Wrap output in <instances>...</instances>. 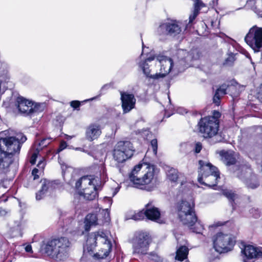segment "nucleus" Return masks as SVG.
I'll list each match as a JSON object with an SVG mask.
<instances>
[{
	"mask_svg": "<svg viewBox=\"0 0 262 262\" xmlns=\"http://www.w3.org/2000/svg\"><path fill=\"white\" fill-rule=\"evenodd\" d=\"M112 245L107 234L103 231L91 233L88 235L81 260L88 262L91 258L103 259L112 250Z\"/></svg>",
	"mask_w": 262,
	"mask_h": 262,
	"instance_id": "nucleus-1",
	"label": "nucleus"
},
{
	"mask_svg": "<svg viewBox=\"0 0 262 262\" xmlns=\"http://www.w3.org/2000/svg\"><path fill=\"white\" fill-rule=\"evenodd\" d=\"M27 138L22 134L0 138V173L6 172L12 162V156L19 153Z\"/></svg>",
	"mask_w": 262,
	"mask_h": 262,
	"instance_id": "nucleus-2",
	"label": "nucleus"
},
{
	"mask_svg": "<svg viewBox=\"0 0 262 262\" xmlns=\"http://www.w3.org/2000/svg\"><path fill=\"white\" fill-rule=\"evenodd\" d=\"M155 177V167L147 162H141L136 165L129 175L134 187L140 189L152 183Z\"/></svg>",
	"mask_w": 262,
	"mask_h": 262,
	"instance_id": "nucleus-3",
	"label": "nucleus"
},
{
	"mask_svg": "<svg viewBox=\"0 0 262 262\" xmlns=\"http://www.w3.org/2000/svg\"><path fill=\"white\" fill-rule=\"evenodd\" d=\"M71 247V244L67 237H60L48 241L45 251L55 260L62 261L69 256Z\"/></svg>",
	"mask_w": 262,
	"mask_h": 262,
	"instance_id": "nucleus-4",
	"label": "nucleus"
},
{
	"mask_svg": "<svg viewBox=\"0 0 262 262\" xmlns=\"http://www.w3.org/2000/svg\"><path fill=\"white\" fill-rule=\"evenodd\" d=\"M220 113L214 111V116L202 118L198 123L199 132L204 138H214V143L222 141L224 137L219 133Z\"/></svg>",
	"mask_w": 262,
	"mask_h": 262,
	"instance_id": "nucleus-5",
	"label": "nucleus"
},
{
	"mask_svg": "<svg viewBox=\"0 0 262 262\" xmlns=\"http://www.w3.org/2000/svg\"><path fill=\"white\" fill-rule=\"evenodd\" d=\"M100 183L99 178L86 176L76 182L75 187L80 196L86 200L92 201L98 196L97 188Z\"/></svg>",
	"mask_w": 262,
	"mask_h": 262,
	"instance_id": "nucleus-6",
	"label": "nucleus"
},
{
	"mask_svg": "<svg viewBox=\"0 0 262 262\" xmlns=\"http://www.w3.org/2000/svg\"><path fill=\"white\" fill-rule=\"evenodd\" d=\"M199 164V182L209 187L216 186L217 180L220 179L217 168L211 163L203 160H200Z\"/></svg>",
	"mask_w": 262,
	"mask_h": 262,
	"instance_id": "nucleus-7",
	"label": "nucleus"
},
{
	"mask_svg": "<svg viewBox=\"0 0 262 262\" xmlns=\"http://www.w3.org/2000/svg\"><path fill=\"white\" fill-rule=\"evenodd\" d=\"M134 149L132 143L128 141H120L117 143L113 151V158L117 164L123 163L132 158Z\"/></svg>",
	"mask_w": 262,
	"mask_h": 262,
	"instance_id": "nucleus-8",
	"label": "nucleus"
},
{
	"mask_svg": "<svg viewBox=\"0 0 262 262\" xmlns=\"http://www.w3.org/2000/svg\"><path fill=\"white\" fill-rule=\"evenodd\" d=\"M213 242L215 250L222 253L231 250L235 240L231 234L219 232L213 238Z\"/></svg>",
	"mask_w": 262,
	"mask_h": 262,
	"instance_id": "nucleus-9",
	"label": "nucleus"
},
{
	"mask_svg": "<svg viewBox=\"0 0 262 262\" xmlns=\"http://www.w3.org/2000/svg\"><path fill=\"white\" fill-rule=\"evenodd\" d=\"M236 176L249 189H255L259 185L257 176L248 166H242L237 172Z\"/></svg>",
	"mask_w": 262,
	"mask_h": 262,
	"instance_id": "nucleus-10",
	"label": "nucleus"
},
{
	"mask_svg": "<svg viewBox=\"0 0 262 262\" xmlns=\"http://www.w3.org/2000/svg\"><path fill=\"white\" fill-rule=\"evenodd\" d=\"M247 43L255 51L262 47V28H252L245 38Z\"/></svg>",
	"mask_w": 262,
	"mask_h": 262,
	"instance_id": "nucleus-11",
	"label": "nucleus"
},
{
	"mask_svg": "<svg viewBox=\"0 0 262 262\" xmlns=\"http://www.w3.org/2000/svg\"><path fill=\"white\" fill-rule=\"evenodd\" d=\"M150 238L147 233L144 232L139 233L133 242L134 252L141 254H146Z\"/></svg>",
	"mask_w": 262,
	"mask_h": 262,
	"instance_id": "nucleus-12",
	"label": "nucleus"
},
{
	"mask_svg": "<svg viewBox=\"0 0 262 262\" xmlns=\"http://www.w3.org/2000/svg\"><path fill=\"white\" fill-rule=\"evenodd\" d=\"M155 59L161 67L160 72L156 73L152 77L153 79H158L160 77H164L169 74L173 67V61L171 58L163 55L155 56Z\"/></svg>",
	"mask_w": 262,
	"mask_h": 262,
	"instance_id": "nucleus-13",
	"label": "nucleus"
},
{
	"mask_svg": "<svg viewBox=\"0 0 262 262\" xmlns=\"http://www.w3.org/2000/svg\"><path fill=\"white\" fill-rule=\"evenodd\" d=\"M177 55L178 58H180L179 65L184 68L190 67L191 62L199 57L196 50H192L189 52H187L185 50L180 49L178 51Z\"/></svg>",
	"mask_w": 262,
	"mask_h": 262,
	"instance_id": "nucleus-14",
	"label": "nucleus"
},
{
	"mask_svg": "<svg viewBox=\"0 0 262 262\" xmlns=\"http://www.w3.org/2000/svg\"><path fill=\"white\" fill-rule=\"evenodd\" d=\"M122 107L124 113L129 112L135 105L136 99L133 94L127 93H121Z\"/></svg>",
	"mask_w": 262,
	"mask_h": 262,
	"instance_id": "nucleus-15",
	"label": "nucleus"
},
{
	"mask_svg": "<svg viewBox=\"0 0 262 262\" xmlns=\"http://www.w3.org/2000/svg\"><path fill=\"white\" fill-rule=\"evenodd\" d=\"M33 102L27 100L21 96H18L16 99L17 107L18 110L22 113L26 114L27 115H31V111Z\"/></svg>",
	"mask_w": 262,
	"mask_h": 262,
	"instance_id": "nucleus-16",
	"label": "nucleus"
},
{
	"mask_svg": "<svg viewBox=\"0 0 262 262\" xmlns=\"http://www.w3.org/2000/svg\"><path fill=\"white\" fill-rule=\"evenodd\" d=\"M145 216L149 220L159 223L160 212L159 209L155 207L152 202L145 205Z\"/></svg>",
	"mask_w": 262,
	"mask_h": 262,
	"instance_id": "nucleus-17",
	"label": "nucleus"
},
{
	"mask_svg": "<svg viewBox=\"0 0 262 262\" xmlns=\"http://www.w3.org/2000/svg\"><path fill=\"white\" fill-rule=\"evenodd\" d=\"M101 133L100 127L96 124H91L86 128L85 131V138L90 141H92L97 139Z\"/></svg>",
	"mask_w": 262,
	"mask_h": 262,
	"instance_id": "nucleus-18",
	"label": "nucleus"
},
{
	"mask_svg": "<svg viewBox=\"0 0 262 262\" xmlns=\"http://www.w3.org/2000/svg\"><path fill=\"white\" fill-rule=\"evenodd\" d=\"M41 188L36 194L37 200L42 199L49 192H51L54 188V184L52 182L47 180L41 181Z\"/></svg>",
	"mask_w": 262,
	"mask_h": 262,
	"instance_id": "nucleus-19",
	"label": "nucleus"
},
{
	"mask_svg": "<svg viewBox=\"0 0 262 262\" xmlns=\"http://www.w3.org/2000/svg\"><path fill=\"white\" fill-rule=\"evenodd\" d=\"M194 1V9L191 14L190 15L189 17V22L186 24V26L185 27V29H187L188 28H190L191 26V24L193 21L196 17L198 15L199 13V11L201 9L204 7H206V3H204L201 0H193Z\"/></svg>",
	"mask_w": 262,
	"mask_h": 262,
	"instance_id": "nucleus-20",
	"label": "nucleus"
},
{
	"mask_svg": "<svg viewBox=\"0 0 262 262\" xmlns=\"http://www.w3.org/2000/svg\"><path fill=\"white\" fill-rule=\"evenodd\" d=\"M179 217L183 224L186 225L189 227H193L197 221L194 211L187 214L182 213V215H179Z\"/></svg>",
	"mask_w": 262,
	"mask_h": 262,
	"instance_id": "nucleus-21",
	"label": "nucleus"
},
{
	"mask_svg": "<svg viewBox=\"0 0 262 262\" xmlns=\"http://www.w3.org/2000/svg\"><path fill=\"white\" fill-rule=\"evenodd\" d=\"M194 204L193 201H182L178 207V215L187 214L194 210Z\"/></svg>",
	"mask_w": 262,
	"mask_h": 262,
	"instance_id": "nucleus-22",
	"label": "nucleus"
},
{
	"mask_svg": "<svg viewBox=\"0 0 262 262\" xmlns=\"http://www.w3.org/2000/svg\"><path fill=\"white\" fill-rule=\"evenodd\" d=\"M155 59V56H150L147 58L144 61L139 63V67L142 69L143 73L146 76L152 78L155 74H150L151 70L149 69V63L154 61Z\"/></svg>",
	"mask_w": 262,
	"mask_h": 262,
	"instance_id": "nucleus-23",
	"label": "nucleus"
},
{
	"mask_svg": "<svg viewBox=\"0 0 262 262\" xmlns=\"http://www.w3.org/2000/svg\"><path fill=\"white\" fill-rule=\"evenodd\" d=\"M220 156L222 160L226 165H233L236 162V156L232 151H221Z\"/></svg>",
	"mask_w": 262,
	"mask_h": 262,
	"instance_id": "nucleus-24",
	"label": "nucleus"
},
{
	"mask_svg": "<svg viewBox=\"0 0 262 262\" xmlns=\"http://www.w3.org/2000/svg\"><path fill=\"white\" fill-rule=\"evenodd\" d=\"M188 252L189 249L186 246H180L177 250L176 259L181 261L184 260L187 258Z\"/></svg>",
	"mask_w": 262,
	"mask_h": 262,
	"instance_id": "nucleus-25",
	"label": "nucleus"
},
{
	"mask_svg": "<svg viewBox=\"0 0 262 262\" xmlns=\"http://www.w3.org/2000/svg\"><path fill=\"white\" fill-rule=\"evenodd\" d=\"M97 222V217L96 214L90 213L88 214L85 219V229L89 231L91 226L96 225Z\"/></svg>",
	"mask_w": 262,
	"mask_h": 262,
	"instance_id": "nucleus-26",
	"label": "nucleus"
},
{
	"mask_svg": "<svg viewBox=\"0 0 262 262\" xmlns=\"http://www.w3.org/2000/svg\"><path fill=\"white\" fill-rule=\"evenodd\" d=\"M168 34L175 36L179 34L182 31L181 27L177 23H168Z\"/></svg>",
	"mask_w": 262,
	"mask_h": 262,
	"instance_id": "nucleus-27",
	"label": "nucleus"
},
{
	"mask_svg": "<svg viewBox=\"0 0 262 262\" xmlns=\"http://www.w3.org/2000/svg\"><path fill=\"white\" fill-rule=\"evenodd\" d=\"M168 23L161 24L157 30V34L159 35L168 34Z\"/></svg>",
	"mask_w": 262,
	"mask_h": 262,
	"instance_id": "nucleus-28",
	"label": "nucleus"
},
{
	"mask_svg": "<svg viewBox=\"0 0 262 262\" xmlns=\"http://www.w3.org/2000/svg\"><path fill=\"white\" fill-rule=\"evenodd\" d=\"M168 179L172 182H176L179 178L178 171L173 168L170 169L167 173Z\"/></svg>",
	"mask_w": 262,
	"mask_h": 262,
	"instance_id": "nucleus-29",
	"label": "nucleus"
},
{
	"mask_svg": "<svg viewBox=\"0 0 262 262\" xmlns=\"http://www.w3.org/2000/svg\"><path fill=\"white\" fill-rule=\"evenodd\" d=\"M223 194L226 196L230 201H231L232 206L233 207V204L232 202H234L235 199L237 197V195L232 192L231 190H224L223 191Z\"/></svg>",
	"mask_w": 262,
	"mask_h": 262,
	"instance_id": "nucleus-30",
	"label": "nucleus"
},
{
	"mask_svg": "<svg viewBox=\"0 0 262 262\" xmlns=\"http://www.w3.org/2000/svg\"><path fill=\"white\" fill-rule=\"evenodd\" d=\"M8 66L7 63L0 61V76L5 74L6 76H10L8 72Z\"/></svg>",
	"mask_w": 262,
	"mask_h": 262,
	"instance_id": "nucleus-31",
	"label": "nucleus"
},
{
	"mask_svg": "<svg viewBox=\"0 0 262 262\" xmlns=\"http://www.w3.org/2000/svg\"><path fill=\"white\" fill-rule=\"evenodd\" d=\"M31 107L32 108V110L31 111V115L34 113L42 112L44 108V104L38 103L34 104L33 103Z\"/></svg>",
	"mask_w": 262,
	"mask_h": 262,
	"instance_id": "nucleus-32",
	"label": "nucleus"
},
{
	"mask_svg": "<svg viewBox=\"0 0 262 262\" xmlns=\"http://www.w3.org/2000/svg\"><path fill=\"white\" fill-rule=\"evenodd\" d=\"M194 225V227H190L192 230V231L198 234L202 233V232L204 229L203 226L199 222H196Z\"/></svg>",
	"mask_w": 262,
	"mask_h": 262,
	"instance_id": "nucleus-33",
	"label": "nucleus"
},
{
	"mask_svg": "<svg viewBox=\"0 0 262 262\" xmlns=\"http://www.w3.org/2000/svg\"><path fill=\"white\" fill-rule=\"evenodd\" d=\"M149 258L155 262H167L161 258L159 255L156 253H151L149 254Z\"/></svg>",
	"mask_w": 262,
	"mask_h": 262,
	"instance_id": "nucleus-34",
	"label": "nucleus"
},
{
	"mask_svg": "<svg viewBox=\"0 0 262 262\" xmlns=\"http://www.w3.org/2000/svg\"><path fill=\"white\" fill-rule=\"evenodd\" d=\"M145 216V211L143 210L133 215L132 219L135 221H138L143 219Z\"/></svg>",
	"mask_w": 262,
	"mask_h": 262,
	"instance_id": "nucleus-35",
	"label": "nucleus"
},
{
	"mask_svg": "<svg viewBox=\"0 0 262 262\" xmlns=\"http://www.w3.org/2000/svg\"><path fill=\"white\" fill-rule=\"evenodd\" d=\"M150 146L152 148L153 154L156 156L157 153L158 142L156 139H152L150 141Z\"/></svg>",
	"mask_w": 262,
	"mask_h": 262,
	"instance_id": "nucleus-36",
	"label": "nucleus"
},
{
	"mask_svg": "<svg viewBox=\"0 0 262 262\" xmlns=\"http://www.w3.org/2000/svg\"><path fill=\"white\" fill-rule=\"evenodd\" d=\"M52 138H45L43 139L39 143V146L40 147V149L46 147L48 145H49L51 142Z\"/></svg>",
	"mask_w": 262,
	"mask_h": 262,
	"instance_id": "nucleus-37",
	"label": "nucleus"
},
{
	"mask_svg": "<svg viewBox=\"0 0 262 262\" xmlns=\"http://www.w3.org/2000/svg\"><path fill=\"white\" fill-rule=\"evenodd\" d=\"M227 86L226 85H222L217 89L215 92L220 94V95H224L226 94Z\"/></svg>",
	"mask_w": 262,
	"mask_h": 262,
	"instance_id": "nucleus-38",
	"label": "nucleus"
},
{
	"mask_svg": "<svg viewBox=\"0 0 262 262\" xmlns=\"http://www.w3.org/2000/svg\"><path fill=\"white\" fill-rule=\"evenodd\" d=\"M46 165V162L44 159L40 160L37 165V167L39 171H42Z\"/></svg>",
	"mask_w": 262,
	"mask_h": 262,
	"instance_id": "nucleus-39",
	"label": "nucleus"
},
{
	"mask_svg": "<svg viewBox=\"0 0 262 262\" xmlns=\"http://www.w3.org/2000/svg\"><path fill=\"white\" fill-rule=\"evenodd\" d=\"M38 154V149H37V151H35L32 155V156L31 157V158H30V162L32 164H35V163L36 162V158L37 157Z\"/></svg>",
	"mask_w": 262,
	"mask_h": 262,
	"instance_id": "nucleus-40",
	"label": "nucleus"
},
{
	"mask_svg": "<svg viewBox=\"0 0 262 262\" xmlns=\"http://www.w3.org/2000/svg\"><path fill=\"white\" fill-rule=\"evenodd\" d=\"M220 97H221V95H220V94H219V93H217L216 92L215 93V94H214L213 98V102L216 105H219Z\"/></svg>",
	"mask_w": 262,
	"mask_h": 262,
	"instance_id": "nucleus-41",
	"label": "nucleus"
},
{
	"mask_svg": "<svg viewBox=\"0 0 262 262\" xmlns=\"http://www.w3.org/2000/svg\"><path fill=\"white\" fill-rule=\"evenodd\" d=\"M80 102L77 100L72 101L70 102L71 106L75 109L78 108L80 106Z\"/></svg>",
	"mask_w": 262,
	"mask_h": 262,
	"instance_id": "nucleus-42",
	"label": "nucleus"
},
{
	"mask_svg": "<svg viewBox=\"0 0 262 262\" xmlns=\"http://www.w3.org/2000/svg\"><path fill=\"white\" fill-rule=\"evenodd\" d=\"M258 6H254L252 7V9L259 16L262 17V9L261 10L259 8H258Z\"/></svg>",
	"mask_w": 262,
	"mask_h": 262,
	"instance_id": "nucleus-43",
	"label": "nucleus"
},
{
	"mask_svg": "<svg viewBox=\"0 0 262 262\" xmlns=\"http://www.w3.org/2000/svg\"><path fill=\"white\" fill-rule=\"evenodd\" d=\"M234 61V57L231 55L229 56L225 60V64L227 65H231Z\"/></svg>",
	"mask_w": 262,
	"mask_h": 262,
	"instance_id": "nucleus-44",
	"label": "nucleus"
},
{
	"mask_svg": "<svg viewBox=\"0 0 262 262\" xmlns=\"http://www.w3.org/2000/svg\"><path fill=\"white\" fill-rule=\"evenodd\" d=\"M39 171L38 168H35L33 169L32 174L33 176V180H36L39 178V176L37 174V173H38Z\"/></svg>",
	"mask_w": 262,
	"mask_h": 262,
	"instance_id": "nucleus-45",
	"label": "nucleus"
},
{
	"mask_svg": "<svg viewBox=\"0 0 262 262\" xmlns=\"http://www.w3.org/2000/svg\"><path fill=\"white\" fill-rule=\"evenodd\" d=\"M67 143L63 141H61L59 147L58 149V152H60V151L63 150L67 147Z\"/></svg>",
	"mask_w": 262,
	"mask_h": 262,
	"instance_id": "nucleus-46",
	"label": "nucleus"
},
{
	"mask_svg": "<svg viewBox=\"0 0 262 262\" xmlns=\"http://www.w3.org/2000/svg\"><path fill=\"white\" fill-rule=\"evenodd\" d=\"M202 148V146L201 143L198 142L195 144V152L196 153H199Z\"/></svg>",
	"mask_w": 262,
	"mask_h": 262,
	"instance_id": "nucleus-47",
	"label": "nucleus"
},
{
	"mask_svg": "<svg viewBox=\"0 0 262 262\" xmlns=\"http://www.w3.org/2000/svg\"><path fill=\"white\" fill-rule=\"evenodd\" d=\"M216 1H217V0H216ZM205 3L206 4V6L213 7L214 6L215 2V0H206Z\"/></svg>",
	"mask_w": 262,
	"mask_h": 262,
	"instance_id": "nucleus-48",
	"label": "nucleus"
},
{
	"mask_svg": "<svg viewBox=\"0 0 262 262\" xmlns=\"http://www.w3.org/2000/svg\"><path fill=\"white\" fill-rule=\"evenodd\" d=\"M257 96L258 98L262 102V84L260 85L259 89L257 93Z\"/></svg>",
	"mask_w": 262,
	"mask_h": 262,
	"instance_id": "nucleus-49",
	"label": "nucleus"
},
{
	"mask_svg": "<svg viewBox=\"0 0 262 262\" xmlns=\"http://www.w3.org/2000/svg\"><path fill=\"white\" fill-rule=\"evenodd\" d=\"M104 202L108 203V206H110L112 203V200L110 197L105 196L103 198Z\"/></svg>",
	"mask_w": 262,
	"mask_h": 262,
	"instance_id": "nucleus-50",
	"label": "nucleus"
},
{
	"mask_svg": "<svg viewBox=\"0 0 262 262\" xmlns=\"http://www.w3.org/2000/svg\"><path fill=\"white\" fill-rule=\"evenodd\" d=\"M110 86L111 85L110 84H104L103 86H102V87L101 89V92L102 93L103 90L108 89L110 87Z\"/></svg>",
	"mask_w": 262,
	"mask_h": 262,
	"instance_id": "nucleus-51",
	"label": "nucleus"
},
{
	"mask_svg": "<svg viewBox=\"0 0 262 262\" xmlns=\"http://www.w3.org/2000/svg\"><path fill=\"white\" fill-rule=\"evenodd\" d=\"M25 250L27 252H32V247L30 245H27L25 248Z\"/></svg>",
	"mask_w": 262,
	"mask_h": 262,
	"instance_id": "nucleus-52",
	"label": "nucleus"
},
{
	"mask_svg": "<svg viewBox=\"0 0 262 262\" xmlns=\"http://www.w3.org/2000/svg\"><path fill=\"white\" fill-rule=\"evenodd\" d=\"M7 212L5 209L0 208V216H5Z\"/></svg>",
	"mask_w": 262,
	"mask_h": 262,
	"instance_id": "nucleus-53",
	"label": "nucleus"
},
{
	"mask_svg": "<svg viewBox=\"0 0 262 262\" xmlns=\"http://www.w3.org/2000/svg\"><path fill=\"white\" fill-rule=\"evenodd\" d=\"M103 211L104 212L105 216H105L106 219L109 218V217H110V212H109L108 209H105L103 210Z\"/></svg>",
	"mask_w": 262,
	"mask_h": 262,
	"instance_id": "nucleus-54",
	"label": "nucleus"
},
{
	"mask_svg": "<svg viewBox=\"0 0 262 262\" xmlns=\"http://www.w3.org/2000/svg\"><path fill=\"white\" fill-rule=\"evenodd\" d=\"M250 2H253L252 0H247L248 5H249Z\"/></svg>",
	"mask_w": 262,
	"mask_h": 262,
	"instance_id": "nucleus-55",
	"label": "nucleus"
},
{
	"mask_svg": "<svg viewBox=\"0 0 262 262\" xmlns=\"http://www.w3.org/2000/svg\"><path fill=\"white\" fill-rule=\"evenodd\" d=\"M142 48H143V49H144V45H143V43H142Z\"/></svg>",
	"mask_w": 262,
	"mask_h": 262,
	"instance_id": "nucleus-56",
	"label": "nucleus"
}]
</instances>
